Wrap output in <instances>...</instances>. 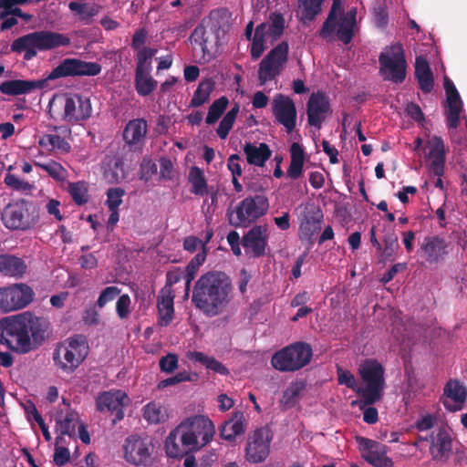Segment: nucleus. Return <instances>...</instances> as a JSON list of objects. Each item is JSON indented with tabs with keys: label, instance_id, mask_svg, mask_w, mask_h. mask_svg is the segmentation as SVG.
<instances>
[{
	"label": "nucleus",
	"instance_id": "1",
	"mask_svg": "<svg viewBox=\"0 0 467 467\" xmlns=\"http://www.w3.org/2000/svg\"><path fill=\"white\" fill-rule=\"evenodd\" d=\"M47 318L31 311L0 319V343L10 350L26 354L41 345L49 329Z\"/></svg>",
	"mask_w": 467,
	"mask_h": 467
},
{
	"label": "nucleus",
	"instance_id": "2",
	"mask_svg": "<svg viewBox=\"0 0 467 467\" xmlns=\"http://www.w3.org/2000/svg\"><path fill=\"white\" fill-rule=\"evenodd\" d=\"M232 282L221 271H209L202 275L192 289V302L205 316H218L231 301Z\"/></svg>",
	"mask_w": 467,
	"mask_h": 467
},
{
	"label": "nucleus",
	"instance_id": "3",
	"mask_svg": "<svg viewBox=\"0 0 467 467\" xmlns=\"http://www.w3.org/2000/svg\"><path fill=\"white\" fill-rule=\"evenodd\" d=\"M356 17V8H352L345 14L341 8V0H333L329 13L317 35L327 42L337 39L348 45L355 35Z\"/></svg>",
	"mask_w": 467,
	"mask_h": 467
},
{
	"label": "nucleus",
	"instance_id": "4",
	"mask_svg": "<svg viewBox=\"0 0 467 467\" xmlns=\"http://www.w3.org/2000/svg\"><path fill=\"white\" fill-rule=\"evenodd\" d=\"M70 38L58 32L49 30L35 31L15 39L10 49L15 53H23L26 60L37 55V51H47L70 45Z\"/></svg>",
	"mask_w": 467,
	"mask_h": 467
},
{
	"label": "nucleus",
	"instance_id": "5",
	"mask_svg": "<svg viewBox=\"0 0 467 467\" xmlns=\"http://www.w3.org/2000/svg\"><path fill=\"white\" fill-rule=\"evenodd\" d=\"M358 375L363 383L358 394L364 405H372L382 399L386 388L385 368L377 359L368 358L358 366Z\"/></svg>",
	"mask_w": 467,
	"mask_h": 467
},
{
	"label": "nucleus",
	"instance_id": "6",
	"mask_svg": "<svg viewBox=\"0 0 467 467\" xmlns=\"http://www.w3.org/2000/svg\"><path fill=\"white\" fill-rule=\"evenodd\" d=\"M269 209L268 198L263 194L248 196L234 209H228L226 215L234 227H248L266 214Z\"/></svg>",
	"mask_w": 467,
	"mask_h": 467
},
{
	"label": "nucleus",
	"instance_id": "7",
	"mask_svg": "<svg viewBox=\"0 0 467 467\" xmlns=\"http://www.w3.org/2000/svg\"><path fill=\"white\" fill-rule=\"evenodd\" d=\"M88 354V345L85 337L78 335L67 338L54 350L53 360L57 368L72 373L85 360Z\"/></svg>",
	"mask_w": 467,
	"mask_h": 467
},
{
	"label": "nucleus",
	"instance_id": "8",
	"mask_svg": "<svg viewBox=\"0 0 467 467\" xmlns=\"http://www.w3.org/2000/svg\"><path fill=\"white\" fill-rule=\"evenodd\" d=\"M312 356L309 344L296 342L276 351L271 358V364L281 372H295L308 365Z\"/></svg>",
	"mask_w": 467,
	"mask_h": 467
},
{
	"label": "nucleus",
	"instance_id": "9",
	"mask_svg": "<svg viewBox=\"0 0 467 467\" xmlns=\"http://www.w3.org/2000/svg\"><path fill=\"white\" fill-rule=\"evenodd\" d=\"M4 225L11 230H27L36 223L37 216L32 202L20 199L8 203L2 211Z\"/></svg>",
	"mask_w": 467,
	"mask_h": 467
},
{
	"label": "nucleus",
	"instance_id": "10",
	"mask_svg": "<svg viewBox=\"0 0 467 467\" xmlns=\"http://www.w3.org/2000/svg\"><path fill=\"white\" fill-rule=\"evenodd\" d=\"M154 445L151 439L145 435H130L125 439L123 456L125 461L135 466L148 467L153 462Z\"/></svg>",
	"mask_w": 467,
	"mask_h": 467
},
{
	"label": "nucleus",
	"instance_id": "11",
	"mask_svg": "<svg viewBox=\"0 0 467 467\" xmlns=\"http://www.w3.org/2000/svg\"><path fill=\"white\" fill-rule=\"evenodd\" d=\"M288 43L282 41L261 60L258 68V80L260 86L274 80L282 72L288 60Z\"/></svg>",
	"mask_w": 467,
	"mask_h": 467
},
{
	"label": "nucleus",
	"instance_id": "12",
	"mask_svg": "<svg viewBox=\"0 0 467 467\" xmlns=\"http://www.w3.org/2000/svg\"><path fill=\"white\" fill-rule=\"evenodd\" d=\"M102 67L98 62L78 58H65L49 73L47 79L54 80L68 77H95L100 74Z\"/></svg>",
	"mask_w": 467,
	"mask_h": 467
},
{
	"label": "nucleus",
	"instance_id": "13",
	"mask_svg": "<svg viewBox=\"0 0 467 467\" xmlns=\"http://www.w3.org/2000/svg\"><path fill=\"white\" fill-rule=\"evenodd\" d=\"M33 289L26 284H16L13 286L0 289V309L4 312L22 309L34 299Z\"/></svg>",
	"mask_w": 467,
	"mask_h": 467
},
{
	"label": "nucleus",
	"instance_id": "14",
	"mask_svg": "<svg viewBox=\"0 0 467 467\" xmlns=\"http://www.w3.org/2000/svg\"><path fill=\"white\" fill-rule=\"evenodd\" d=\"M272 438L271 431L266 427L256 429L249 434L245 447V459L252 463L265 462L270 452Z\"/></svg>",
	"mask_w": 467,
	"mask_h": 467
},
{
	"label": "nucleus",
	"instance_id": "15",
	"mask_svg": "<svg viewBox=\"0 0 467 467\" xmlns=\"http://www.w3.org/2000/svg\"><path fill=\"white\" fill-rule=\"evenodd\" d=\"M379 61L381 69L388 70L389 74L388 79L397 84L404 81L407 73V62L401 45L392 46L391 54L380 53Z\"/></svg>",
	"mask_w": 467,
	"mask_h": 467
},
{
	"label": "nucleus",
	"instance_id": "16",
	"mask_svg": "<svg viewBox=\"0 0 467 467\" xmlns=\"http://www.w3.org/2000/svg\"><path fill=\"white\" fill-rule=\"evenodd\" d=\"M356 441L358 445L361 457L374 467H393V462L387 456L388 447L377 441L358 436Z\"/></svg>",
	"mask_w": 467,
	"mask_h": 467
},
{
	"label": "nucleus",
	"instance_id": "17",
	"mask_svg": "<svg viewBox=\"0 0 467 467\" xmlns=\"http://www.w3.org/2000/svg\"><path fill=\"white\" fill-rule=\"evenodd\" d=\"M272 112L275 121L289 134L296 125L297 111L294 100L284 94H276L272 100Z\"/></svg>",
	"mask_w": 467,
	"mask_h": 467
},
{
	"label": "nucleus",
	"instance_id": "18",
	"mask_svg": "<svg viewBox=\"0 0 467 467\" xmlns=\"http://www.w3.org/2000/svg\"><path fill=\"white\" fill-rule=\"evenodd\" d=\"M322 210L314 204L306 206L301 214L298 228L300 240L313 243L315 235L321 230L323 222Z\"/></svg>",
	"mask_w": 467,
	"mask_h": 467
},
{
	"label": "nucleus",
	"instance_id": "19",
	"mask_svg": "<svg viewBox=\"0 0 467 467\" xmlns=\"http://www.w3.org/2000/svg\"><path fill=\"white\" fill-rule=\"evenodd\" d=\"M90 99L79 94L67 96L65 99L63 119L67 122H79L91 117Z\"/></svg>",
	"mask_w": 467,
	"mask_h": 467
},
{
	"label": "nucleus",
	"instance_id": "20",
	"mask_svg": "<svg viewBox=\"0 0 467 467\" xmlns=\"http://www.w3.org/2000/svg\"><path fill=\"white\" fill-rule=\"evenodd\" d=\"M129 398L122 390L105 391L99 395L96 405L99 411H109L115 415L113 424L121 420L124 417L123 408L128 405Z\"/></svg>",
	"mask_w": 467,
	"mask_h": 467
},
{
	"label": "nucleus",
	"instance_id": "21",
	"mask_svg": "<svg viewBox=\"0 0 467 467\" xmlns=\"http://www.w3.org/2000/svg\"><path fill=\"white\" fill-rule=\"evenodd\" d=\"M331 112L328 98L323 92L312 93L306 103L307 122L319 130L327 115Z\"/></svg>",
	"mask_w": 467,
	"mask_h": 467
},
{
	"label": "nucleus",
	"instance_id": "22",
	"mask_svg": "<svg viewBox=\"0 0 467 467\" xmlns=\"http://www.w3.org/2000/svg\"><path fill=\"white\" fill-rule=\"evenodd\" d=\"M449 244L440 235L425 236L420 244L422 257L429 264H439L449 254Z\"/></svg>",
	"mask_w": 467,
	"mask_h": 467
},
{
	"label": "nucleus",
	"instance_id": "23",
	"mask_svg": "<svg viewBox=\"0 0 467 467\" xmlns=\"http://www.w3.org/2000/svg\"><path fill=\"white\" fill-rule=\"evenodd\" d=\"M241 244L250 257L265 255L267 246L266 229L262 225L254 226L243 236Z\"/></svg>",
	"mask_w": 467,
	"mask_h": 467
},
{
	"label": "nucleus",
	"instance_id": "24",
	"mask_svg": "<svg viewBox=\"0 0 467 467\" xmlns=\"http://www.w3.org/2000/svg\"><path fill=\"white\" fill-rule=\"evenodd\" d=\"M452 452V439L444 428L439 429L436 435L431 436L430 453L435 462L445 463Z\"/></svg>",
	"mask_w": 467,
	"mask_h": 467
},
{
	"label": "nucleus",
	"instance_id": "25",
	"mask_svg": "<svg viewBox=\"0 0 467 467\" xmlns=\"http://www.w3.org/2000/svg\"><path fill=\"white\" fill-rule=\"evenodd\" d=\"M179 426H183V429H189L190 431L194 433L201 445L209 443L215 433L214 425L212 420L204 416H195L187 419Z\"/></svg>",
	"mask_w": 467,
	"mask_h": 467
},
{
	"label": "nucleus",
	"instance_id": "26",
	"mask_svg": "<svg viewBox=\"0 0 467 467\" xmlns=\"http://www.w3.org/2000/svg\"><path fill=\"white\" fill-rule=\"evenodd\" d=\"M147 130L148 125L144 119H134L127 123L123 130V140L130 150H137L142 147Z\"/></svg>",
	"mask_w": 467,
	"mask_h": 467
},
{
	"label": "nucleus",
	"instance_id": "27",
	"mask_svg": "<svg viewBox=\"0 0 467 467\" xmlns=\"http://www.w3.org/2000/svg\"><path fill=\"white\" fill-rule=\"evenodd\" d=\"M215 26L207 28L203 23L199 24L192 32L190 40L192 44L199 46L202 57L204 58L206 55H210V51L213 46L218 43V36L215 34Z\"/></svg>",
	"mask_w": 467,
	"mask_h": 467
},
{
	"label": "nucleus",
	"instance_id": "28",
	"mask_svg": "<svg viewBox=\"0 0 467 467\" xmlns=\"http://www.w3.org/2000/svg\"><path fill=\"white\" fill-rule=\"evenodd\" d=\"M44 80H6L0 84V92L8 96H18L30 93L44 87Z\"/></svg>",
	"mask_w": 467,
	"mask_h": 467
},
{
	"label": "nucleus",
	"instance_id": "29",
	"mask_svg": "<svg viewBox=\"0 0 467 467\" xmlns=\"http://www.w3.org/2000/svg\"><path fill=\"white\" fill-rule=\"evenodd\" d=\"M444 395L451 399L456 404L452 405L448 401H443L446 410L450 411H458L462 409V404L467 398V389L458 379H450L443 389Z\"/></svg>",
	"mask_w": 467,
	"mask_h": 467
},
{
	"label": "nucleus",
	"instance_id": "30",
	"mask_svg": "<svg viewBox=\"0 0 467 467\" xmlns=\"http://www.w3.org/2000/svg\"><path fill=\"white\" fill-rule=\"evenodd\" d=\"M246 420L242 411H234L231 419L226 420L220 429L221 437L228 441H234L236 436L244 433Z\"/></svg>",
	"mask_w": 467,
	"mask_h": 467
},
{
	"label": "nucleus",
	"instance_id": "31",
	"mask_svg": "<svg viewBox=\"0 0 467 467\" xmlns=\"http://www.w3.org/2000/svg\"><path fill=\"white\" fill-rule=\"evenodd\" d=\"M26 272L24 260L13 254H0V273L10 277H22Z\"/></svg>",
	"mask_w": 467,
	"mask_h": 467
},
{
	"label": "nucleus",
	"instance_id": "32",
	"mask_svg": "<svg viewBox=\"0 0 467 467\" xmlns=\"http://www.w3.org/2000/svg\"><path fill=\"white\" fill-rule=\"evenodd\" d=\"M415 78L418 80L419 87L424 93H430L433 89V74L427 59L422 57H417L415 61Z\"/></svg>",
	"mask_w": 467,
	"mask_h": 467
},
{
	"label": "nucleus",
	"instance_id": "33",
	"mask_svg": "<svg viewBox=\"0 0 467 467\" xmlns=\"http://www.w3.org/2000/svg\"><path fill=\"white\" fill-rule=\"evenodd\" d=\"M244 152L247 162L258 167H263L272 155V150L266 143L255 146L251 142H246L244 146Z\"/></svg>",
	"mask_w": 467,
	"mask_h": 467
},
{
	"label": "nucleus",
	"instance_id": "34",
	"mask_svg": "<svg viewBox=\"0 0 467 467\" xmlns=\"http://www.w3.org/2000/svg\"><path fill=\"white\" fill-rule=\"evenodd\" d=\"M291 161L288 169L286 170V175L292 180L300 178L303 174V168L306 159V153L303 147L297 143H292L290 147Z\"/></svg>",
	"mask_w": 467,
	"mask_h": 467
},
{
	"label": "nucleus",
	"instance_id": "35",
	"mask_svg": "<svg viewBox=\"0 0 467 467\" xmlns=\"http://www.w3.org/2000/svg\"><path fill=\"white\" fill-rule=\"evenodd\" d=\"M173 298L174 295L170 289L167 294H162L158 298L159 325L161 327L169 326L173 319Z\"/></svg>",
	"mask_w": 467,
	"mask_h": 467
},
{
	"label": "nucleus",
	"instance_id": "36",
	"mask_svg": "<svg viewBox=\"0 0 467 467\" xmlns=\"http://www.w3.org/2000/svg\"><path fill=\"white\" fill-rule=\"evenodd\" d=\"M187 358L194 362H198L204 366L207 369L212 370L220 375H229V369L220 361L215 359L213 357L205 355L199 351H189L187 352Z\"/></svg>",
	"mask_w": 467,
	"mask_h": 467
},
{
	"label": "nucleus",
	"instance_id": "37",
	"mask_svg": "<svg viewBox=\"0 0 467 467\" xmlns=\"http://www.w3.org/2000/svg\"><path fill=\"white\" fill-rule=\"evenodd\" d=\"M214 81H213L211 78L202 80L193 93L190 102V107L198 108L208 102L211 94L214 89Z\"/></svg>",
	"mask_w": 467,
	"mask_h": 467
},
{
	"label": "nucleus",
	"instance_id": "38",
	"mask_svg": "<svg viewBox=\"0 0 467 467\" xmlns=\"http://www.w3.org/2000/svg\"><path fill=\"white\" fill-rule=\"evenodd\" d=\"M183 428V426H178L171 431L166 438L165 451L167 455L171 458H182L187 454L182 443L179 441L178 436Z\"/></svg>",
	"mask_w": 467,
	"mask_h": 467
},
{
	"label": "nucleus",
	"instance_id": "39",
	"mask_svg": "<svg viewBox=\"0 0 467 467\" xmlns=\"http://www.w3.org/2000/svg\"><path fill=\"white\" fill-rule=\"evenodd\" d=\"M305 383L302 381L292 382L284 391L280 405L283 409L287 410L295 407L299 401L300 395L305 389Z\"/></svg>",
	"mask_w": 467,
	"mask_h": 467
},
{
	"label": "nucleus",
	"instance_id": "40",
	"mask_svg": "<svg viewBox=\"0 0 467 467\" xmlns=\"http://www.w3.org/2000/svg\"><path fill=\"white\" fill-rule=\"evenodd\" d=\"M189 182L192 184L191 192L203 196L207 193V182L203 173V171L197 166H193L190 169Z\"/></svg>",
	"mask_w": 467,
	"mask_h": 467
},
{
	"label": "nucleus",
	"instance_id": "41",
	"mask_svg": "<svg viewBox=\"0 0 467 467\" xmlns=\"http://www.w3.org/2000/svg\"><path fill=\"white\" fill-rule=\"evenodd\" d=\"M68 8L78 15L79 20L85 25H89L92 18L99 12L100 6L89 5L86 3L70 2Z\"/></svg>",
	"mask_w": 467,
	"mask_h": 467
},
{
	"label": "nucleus",
	"instance_id": "42",
	"mask_svg": "<svg viewBox=\"0 0 467 467\" xmlns=\"http://www.w3.org/2000/svg\"><path fill=\"white\" fill-rule=\"evenodd\" d=\"M150 72H135V89L140 96L150 95L158 82L150 75Z\"/></svg>",
	"mask_w": 467,
	"mask_h": 467
},
{
	"label": "nucleus",
	"instance_id": "43",
	"mask_svg": "<svg viewBox=\"0 0 467 467\" xmlns=\"http://www.w3.org/2000/svg\"><path fill=\"white\" fill-rule=\"evenodd\" d=\"M67 191L76 204L84 205L88 202V187L86 182H68Z\"/></svg>",
	"mask_w": 467,
	"mask_h": 467
},
{
	"label": "nucleus",
	"instance_id": "44",
	"mask_svg": "<svg viewBox=\"0 0 467 467\" xmlns=\"http://www.w3.org/2000/svg\"><path fill=\"white\" fill-rule=\"evenodd\" d=\"M157 48L153 47H144L141 50H138L135 57V72H150L152 69V58L157 54Z\"/></svg>",
	"mask_w": 467,
	"mask_h": 467
},
{
	"label": "nucleus",
	"instance_id": "45",
	"mask_svg": "<svg viewBox=\"0 0 467 467\" xmlns=\"http://www.w3.org/2000/svg\"><path fill=\"white\" fill-rule=\"evenodd\" d=\"M34 165L45 171L51 178L57 182H63L67 176V170L58 162L49 160L47 162L35 161Z\"/></svg>",
	"mask_w": 467,
	"mask_h": 467
},
{
	"label": "nucleus",
	"instance_id": "46",
	"mask_svg": "<svg viewBox=\"0 0 467 467\" xmlns=\"http://www.w3.org/2000/svg\"><path fill=\"white\" fill-rule=\"evenodd\" d=\"M383 244L382 250L380 251V261L387 262L395 260L396 253L400 248L398 236L394 233L386 234L383 239Z\"/></svg>",
	"mask_w": 467,
	"mask_h": 467
},
{
	"label": "nucleus",
	"instance_id": "47",
	"mask_svg": "<svg viewBox=\"0 0 467 467\" xmlns=\"http://www.w3.org/2000/svg\"><path fill=\"white\" fill-rule=\"evenodd\" d=\"M105 178L109 183H119L126 177L124 162L121 159H114L108 164L104 172Z\"/></svg>",
	"mask_w": 467,
	"mask_h": 467
},
{
	"label": "nucleus",
	"instance_id": "48",
	"mask_svg": "<svg viewBox=\"0 0 467 467\" xmlns=\"http://www.w3.org/2000/svg\"><path fill=\"white\" fill-rule=\"evenodd\" d=\"M228 104L229 99L225 96H222L221 98L215 99L209 107L205 122L208 125L215 123L222 117Z\"/></svg>",
	"mask_w": 467,
	"mask_h": 467
},
{
	"label": "nucleus",
	"instance_id": "49",
	"mask_svg": "<svg viewBox=\"0 0 467 467\" xmlns=\"http://www.w3.org/2000/svg\"><path fill=\"white\" fill-rule=\"evenodd\" d=\"M239 109V105L235 104L220 121L216 132L221 139H226L227 136L229 135V132L232 130L236 119Z\"/></svg>",
	"mask_w": 467,
	"mask_h": 467
},
{
	"label": "nucleus",
	"instance_id": "50",
	"mask_svg": "<svg viewBox=\"0 0 467 467\" xmlns=\"http://www.w3.org/2000/svg\"><path fill=\"white\" fill-rule=\"evenodd\" d=\"M324 0H299L302 6V19L313 21L321 12V5Z\"/></svg>",
	"mask_w": 467,
	"mask_h": 467
},
{
	"label": "nucleus",
	"instance_id": "51",
	"mask_svg": "<svg viewBox=\"0 0 467 467\" xmlns=\"http://www.w3.org/2000/svg\"><path fill=\"white\" fill-rule=\"evenodd\" d=\"M446 120L449 129H456L460 123L462 101L446 102Z\"/></svg>",
	"mask_w": 467,
	"mask_h": 467
},
{
	"label": "nucleus",
	"instance_id": "52",
	"mask_svg": "<svg viewBox=\"0 0 467 467\" xmlns=\"http://www.w3.org/2000/svg\"><path fill=\"white\" fill-rule=\"evenodd\" d=\"M78 415L77 412L70 410L67 411L63 420H57V425L61 435H75V422L78 420Z\"/></svg>",
	"mask_w": 467,
	"mask_h": 467
},
{
	"label": "nucleus",
	"instance_id": "53",
	"mask_svg": "<svg viewBox=\"0 0 467 467\" xmlns=\"http://www.w3.org/2000/svg\"><path fill=\"white\" fill-rule=\"evenodd\" d=\"M178 436L179 441L182 443V446L186 451L187 454L191 451H197L204 446L200 444L199 440L195 437L194 433L190 431L189 429L182 430V432H180V435Z\"/></svg>",
	"mask_w": 467,
	"mask_h": 467
},
{
	"label": "nucleus",
	"instance_id": "54",
	"mask_svg": "<svg viewBox=\"0 0 467 467\" xmlns=\"http://www.w3.org/2000/svg\"><path fill=\"white\" fill-rule=\"evenodd\" d=\"M143 417L150 423H160L165 419V412L160 405L150 402L144 407Z\"/></svg>",
	"mask_w": 467,
	"mask_h": 467
},
{
	"label": "nucleus",
	"instance_id": "55",
	"mask_svg": "<svg viewBox=\"0 0 467 467\" xmlns=\"http://www.w3.org/2000/svg\"><path fill=\"white\" fill-rule=\"evenodd\" d=\"M337 375L338 384L345 385L347 388L354 390L358 394L359 386L358 385L355 376L349 370L337 367Z\"/></svg>",
	"mask_w": 467,
	"mask_h": 467
},
{
	"label": "nucleus",
	"instance_id": "56",
	"mask_svg": "<svg viewBox=\"0 0 467 467\" xmlns=\"http://www.w3.org/2000/svg\"><path fill=\"white\" fill-rule=\"evenodd\" d=\"M125 195V191L122 188H110L107 192L106 204L109 210H119V205L122 203V198Z\"/></svg>",
	"mask_w": 467,
	"mask_h": 467
},
{
	"label": "nucleus",
	"instance_id": "57",
	"mask_svg": "<svg viewBox=\"0 0 467 467\" xmlns=\"http://www.w3.org/2000/svg\"><path fill=\"white\" fill-rule=\"evenodd\" d=\"M120 292L121 289L118 286H107L100 292L96 306L99 308L104 307L108 303L113 301L117 296H119Z\"/></svg>",
	"mask_w": 467,
	"mask_h": 467
},
{
	"label": "nucleus",
	"instance_id": "58",
	"mask_svg": "<svg viewBox=\"0 0 467 467\" xmlns=\"http://www.w3.org/2000/svg\"><path fill=\"white\" fill-rule=\"evenodd\" d=\"M271 24L268 26V30L271 36L275 38L279 37L285 28V18L282 14L274 13L270 16Z\"/></svg>",
	"mask_w": 467,
	"mask_h": 467
},
{
	"label": "nucleus",
	"instance_id": "59",
	"mask_svg": "<svg viewBox=\"0 0 467 467\" xmlns=\"http://www.w3.org/2000/svg\"><path fill=\"white\" fill-rule=\"evenodd\" d=\"M430 160V171L437 177H441L445 171L446 155L427 156Z\"/></svg>",
	"mask_w": 467,
	"mask_h": 467
},
{
	"label": "nucleus",
	"instance_id": "60",
	"mask_svg": "<svg viewBox=\"0 0 467 467\" xmlns=\"http://www.w3.org/2000/svg\"><path fill=\"white\" fill-rule=\"evenodd\" d=\"M131 300L128 294H124L119 296L116 302V312L120 319L127 318L130 313Z\"/></svg>",
	"mask_w": 467,
	"mask_h": 467
},
{
	"label": "nucleus",
	"instance_id": "61",
	"mask_svg": "<svg viewBox=\"0 0 467 467\" xmlns=\"http://www.w3.org/2000/svg\"><path fill=\"white\" fill-rule=\"evenodd\" d=\"M191 379V374L189 372L180 371L176 375L160 381L158 384V388L164 389L166 387L172 386L183 381H189Z\"/></svg>",
	"mask_w": 467,
	"mask_h": 467
},
{
	"label": "nucleus",
	"instance_id": "62",
	"mask_svg": "<svg viewBox=\"0 0 467 467\" xmlns=\"http://www.w3.org/2000/svg\"><path fill=\"white\" fill-rule=\"evenodd\" d=\"M96 305L88 306L82 314V321L88 326H97L99 324V314L96 309Z\"/></svg>",
	"mask_w": 467,
	"mask_h": 467
},
{
	"label": "nucleus",
	"instance_id": "63",
	"mask_svg": "<svg viewBox=\"0 0 467 467\" xmlns=\"http://www.w3.org/2000/svg\"><path fill=\"white\" fill-rule=\"evenodd\" d=\"M430 151L427 156L446 155L445 145L443 140L439 136H433L430 141Z\"/></svg>",
	"mask_w": 467,
	"mask_h": 467
},
{
	"label": "nucleus",
	"instance_id": "64",
	"mask_svg": "<svg viewBox=\"0 0 467 467\" xmlns=\"http://www.w3.org/2000/svg\"><path fill=\"white\" fill-rule=\"evenodd\" d=\"M178 367V357L175 354H168L160 359V368L162 371L171 373Z\"/></svg>",
	"mask_w": 467,
	"mask_h": 467
}]
</instances>
